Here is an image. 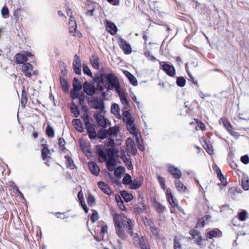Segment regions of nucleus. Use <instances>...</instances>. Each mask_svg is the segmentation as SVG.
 Returning a JSON list of instances; mask_svg holds the SVG:
<instances>
[{"label": "nucleus", "mask_w": 249, "mask_h": 249, "mask_svg": "<svg viewBox=\"0 0 249 249\" xmlns=\"http://www.w3.org/2000/svg\"><path fill=\"white\" fill-rule=\"evenodd\" d=\"M72 87L70 93H80L82 88L85 93H96L98 92L106 93V91L110 90H114L117 93H121L119 81L112 73L95 75L92 81H86L83 85L78 78L74 77L72 81Z\"/></svg>", "instance_id": "obj_1"}, {"label": "nucleus", "mask_w": 249, "mask_h": 249, "mask_svg": "<svg viewBox=\"0 0 249 249\" xmlns=\"http://www.w3.org/2000/svg\"><path fill=\"white\" fill-rule=\"evenodd\" d=\"M116 233L119 238L124 239L127 237L124 228L127 229L128 232L131 236L133 235V224L130 219L127 218L123 214H115L113 217Z\"/></svg>", "instance_id": "obj_2"}, {"label": "nucleus", "mask_w": 249, "mask_h": 249, "mask_svg": "<svg viewBox=\"0 0 249 249\" xmlns=\"http://www.w3.org/2000/svg\"><path fill=\"white\" fill-rule=\"evenodd\" d=\"M117 152V151L114 147L108 148L105 151L102 145H98L97 146V154L98 155L99 161L100 162L107 160V156L108 158H115Z\"/></svg>", "instance_id": "obj_3"}, {"label": "nucleus", "mask_w": 249, "mask_h": 249, "mask_svg": "<svg viewBox=\"0 0 249 249\" xmlns=\"http://www.w3.org/2000/svg\"><path fill=\"white\" fill-rule=\"evenodd\" d=\"M89 97H87L89 105L92 108L99 109V112L103 113L104 111V103L102 99L93 97L94 94H87Z\"/></svg>", "instance_id": "obj_4"}, {"label": "nucleus", "mask_w": 249, "mask_h": 249, "mask_svg": "<svg viewBox=\"0 0 249 249\" xmlns=\"http://www.w3.org/2000/svg\"><path fill=\"white\" fill-rule=\"evenodd\" d=\"M22 71L27 77H31L32 75L38 74L37 70H33V66L29 63H25L22 66Z\"/></svg>", "instance_id": "obj_5"}, {"label": "nucleus", "mask_w": 249, "mask_h": 249, "mask_svg": "<svg viewBox=\"0 0 249 249\" xmlns=\"http://www.w3.org/2000/svg\"><path fill=\"white\" fill-rule=\"evenodd\" d=\"M126 127L128 131L131 134L133 135V137L135 138L137 141H139L138 138V132L139 130L137 128L135 124H134V122L133 120L127 121V122H125Z\"/></svg>", "instance_id": "obj_6"}, {"label": "nucleus", "mask_w": 249, "mask_h": 249, "mask_svg": "<svg viewBox=\"0 0 249 249\" xmlns=\"http://www.w3.org/2000/svg\"><path fill=\"white\" fill-rule=\"evenodd\" d=\"M118 44L125 54H129L131 53L132 49L130 45L122 37H119Z\"/></svg>", "instance_id": "obj_7"}, {"label": "nucleus", "mask_w": 249, "mask_h": 249, "mask_svg": "<svg viewBox=\"0 0 249 249\" xmlns=\"http://www.w3.org/2000/svg\"><path fill=\"white\" fill-rule=\"evenodd\" d=\"M101 112H96L94 113V117L99 125L105 128L107 126V119L102 115Z\"/></svg>", "instance_id": "obj_8"}, {"label": "nucleus", "mask_w": 249, "mask_h": 249, "mask_svg": "<svg viewBox=\"0 0 249 249\" xmlns=\"http://www.w3.org/2000/svg\"><path fill=\"white\" fill-rule=\"evenodd\" d=\"M126 145L127 152L133 155H135L136 154L137 150L135 142L131 138H128L126 140Z\"/></svg>", "instance_id": "obj_9"}, {"label": "nucleus", "mask_w": 249, "mask_h": 249, "mask_svg": "<svg viewBox=\"0 0 249 249\" xmlns=\"http://www.w3.org/2000/svg\"><path fill=\"white\" fill-rule=\"evenodd\" d=\"M162 68L163 71L170 76L173 77L176 74L175 68L166 62L162 64Z\"/></svg>", "instance_id": "obj_10"}, {"label": "nucleus", "mask_w": 249, "mask_h": 249, "mask_svg": "<svg viewBox=\"0 0 249 249\" xmlns=\"http://www.w3.org/2000/svg\"><path fill=\"white\" fill-rule=\"evenodd\" d=\"M169 172L176 179H179L182 175L181 171L172 165L168 166Z\"/></svg>", "instance_id": "obj_11"}, {"label": "nucleus", "mask_w": 249, "mask_h": 249, "mask_svg": "<svg viewBox=\"0 0 249 249\" xmlns=\"http://www.w3.org/2000/svg\"><path fill=\"white\" fill-rule=\"evenodd\" d=\"M135 242L136 246L139 245L141 249H150L149 245L145 242L143 237L139 238Z\"/></svg>", "instance_id": "obj_12"}, {"label": "nucleus", "mask_w": 249, "mask_h": 249, "mask_svg": "<svg viewBox=\"0 0 249 249\" xmlns=\"http://www.w3.org/2000/svg\"><path fill=\"white\" fill-rule=\"evenodd\" d=\"M89 167L91 173L96 176H98L100 172V168L98 165L94 162L90 161L89 163Z\"/></svg>", "instance_id": "obj_13"}, {"label": "nucleus", "mask_w": 249, "mask_h": 249, "mask_svg": "<svg viewBox=\"0 0 249 249\" xmlns=\"http://www.w3.org/2000/svg\"><path fill=\"white\" fill-rule=\"evenodd\" d=\"M107 30L112 35H114L117 32V28L115 24L110 21L107 20Z\"/></svg>", "instance_id": "obj_14"}, {"label": "nucleus", "mask_w": 249, "mask_h": 249, "mask_svg": "<svg viewBox=\"0 0 249 249\" xmlns=\"http://www.w3.org/2000/svg\"><path fill=\"white\" fill-rule=\"evenodd\" d=\"M222 236L221 231L218 229H215L207 232V237L208 238L212 239L213 237H220Z\"/></svg>", "instance_id": "obj_15"}, {"label": "nucleus", "mask_w": 249, "mask_h": 249, "mask_svg": "<svg viewBox=\"0 0 249 249\" xmlns=\"http://www.w3.org/2000/svg\"><path fill=\"white\" fill-rule=\"evenodd\" d=\"M98 186L99 188L105 194L109 195L111 194V191L109 188L107 184L103 181H99L98 182Z\"/></svg>", "instance_id": "obj_16"}, {"label": "nucleus", "mask_w": 249, "mask_h": 249, "mask_svg": "<svg viewBox=\"0 0 249 249\" xmlns=\"http://www.w3.org/2000/svg\"><path fill=\"white\" fill-rule=\"evenodd\" d=\"M105 161L106 162L108 170L110 172H112L114 170V167L116 165V160L115 158H108V159H107V160H105Z\"/></svg>", "instance_id": "obj_17"}, {"label": "nucleus", "mask_w": 249, "mask_h": 249, "mask_svg": "<svg viewBox=\"0 0 249 249\" xmlns=\"http://www.w3.org/2000/svg\"><path fill=\"white\" fill-rule=\"evenodd\" d=\"M71 98L73 100V101H75V103L77 104V101H78V103L79 105H82L84 103L85 100V94H71Z\"/></svg>", "instance_id": "obj_18"}, {"label": "nucleus", "mask_w": 249, "mask_h": 249, "mask_svg": "<svg viewBox=\"0 0 249 249\" xmlns=\"http://www.w3.org/2000/svg\"><path fill=\"white\" fill-rule=\"evenodd\" d=\"M72 124L74 128L79 132H82L84 128L82 126V123L80 119H74L72 120Z\"/></svg>", "instance_id": "obj_19"}, {"label": "nucleus", "mask_w": 249, "mask_h": 249, "mask_svg": "<svg viewBox=\"0 0 249 249\" xmlns=\"http://www.w3.org/2000/svg\"><path fill=\"white\" fill-rule=\"evenodd\" d=\"M142 184V178H141L132 180L130 188L131 189H137L141 186Z\"/></svg>", "instance_id": "obj_20"}, {"label": "nucleus", "mask_w": 249, "mask_h": 249, "mask_svg": "<svg viewBox=\"0 0 249 249\" xmlns=\"http://www.w3.org/2000/svg\"><path fill=\"white\" fill-rule=\"evenodd\" d=\"M16 63L18 64H24L28 60L26 56L23 53H17L16 55Z\"/></svg>", "instance_id": "obj_21"}, {"label": "nucleus", "mask_w": 249, "mask_h": 249, "mask_svg": "<svg viewBox=\"0 0 249 249\" xmlns=\"http://www.w3.org/2000/svg\"><path fill=\"white\" fill-rule=\"evenodd\" d=\"M147 209L146 206L143 203H139L135 207V211L138 213H142Z\"/></svg>", "instance_id": "obj_22"}, {"label": "nucleus", "mask_w": 249, "mask_h": 249, "mask_svg": "<svg viewBox=\"0 0 249 249\" xmlns=\"http://www.w3.org/2000/svg\"><path fill=\"white\" fill-rule=\"evenodd\" d=\"M90 60L93 68L98 70L100 67L99 57L97 56L93 55Z\"/></svg>", "instance_id": "obj_23"}, {"label": "nucleus", "mask_w": 249, "mask_h": 249, "mask_svg": "<svg viewBox=\"0 0 249 249\" xmlns=\"http://www.w3.org/2000/svg\"><path fill=\"white\" fill-rule=\"evenodd\" d=\"M119 130L120 127L119 126H114L110 127L107 130V132L109 136H116Z\"/></svg>", "instance_id": "obj_24"}, {"label": "nucleus", "mask_w": 249, "mask_h": 249, "mask_svg": "<svg viewBox=\"0 0 249 249\" xmlns=\"http://www.w3.org/2000/svg\"><path fill=\"white\" fill-rule=\"evenodd\" d=\"M60 84L64 92H68L69 91L70 84L62 76L60 77Z\"/></svg>", "instance_id": "obj_25"}, {"label": "nucleus", "mask_w": 249, "mask_h": 249, "mask_svg": "<svg viewBox=\"0 0 249 249\" xmlns=\"http://www.w3.org/2000/svg\"><path fill=\"white\" fill-rule=\"evenodd\" d=\"M71 112L74 114L75 117L79 116L80 114V111L75 101H72V106L71 107Z\"/></svg>", "instance_id": "obj_26"}, {"label": "nucleus", "mask_w": 249, "mask_h": 249, "mask_svg": "<svg viewBox=\"0 0 249 249\" xmlns=\"http://www.w3.org/2000/svg\"><path fill=\"white\" fill-rule=\"evenodd\" d=\"M86 129L88 133H91V132L95 131V129L92 124L89 122L88 116L84 119Z\"/></svg>", "instance_id": "obj_27"}, {"label": "nucleus", "mask_w": 249, "mask_h": 249, "mask_svg": "<svg viewBox=\"0 0 249 249\" xmlns=\"http://www.w3.org/2000/svg\"><path fill=\"white\" fill-rule=\"evenodd\" d=\"M125 169L122 166H118L114 170V176L117 178H120L124 173Z\"/></svg>", "instance_id": "obj_28"}, {"label": "nucleus", "mask_w": 249, "mask_h": 249, "mask_svg": "<svg viewBox=\"0 0 249 249\" xmlns=\"http://www.w3.org/2000/svg\"><path fill=\"white\" fill-rule=\"evenodd\" d=\"M175 183L179 192H183L186 190V187L178 179L175 181Z\"/></svg>", "instance_id": "obj_29"}, {"label": "nucleus", "mask_w": 249, "mask_h": 249, "mask_svg": "<svg viewBox=\"0 0 249 249\" xmlns=\"http://www.w3.org/2000/svg\"><path fill=\"white\" fill-rule=\"evenodd\" d=\"M50 154V151L48 149V147L46 145H45L42 150L41 151V155L42 159L44 160H47L48 158H49L48 155Z\"/></svg>", "instance_id": "obj_30"}, {"label": "nucleus", "mask_w": 249, "mask_h": 249, "mask_svg": "<svg viewBox=\"0 0 249 249\" xmlns=\"http://www.w3.org/2000/svg\"><path fill=\"white\" fill-rule=\"evenodd\" d=\"M122 196L127 202H130L133 198L132 194L128 193L126 191H123L121 193Z\"/></svg>", "instance_id": "obj_31"}, {"label": "nucleus", "mask_w": 249, "mask_h": 249, "mask_svg": "<svg viewBox=\"0 0 249 249\" xmlns=\"http://www.w3.org/2000/svg\"><path fill=\"white\" fill-rule=\"evenodd\" d=\"M108 136L107 129H105L104 128L100 130L97 133V137L100 139H104L107 137Z\"/></svg>", "instance_id": "obj_32"}, {"label": "nucleus", "mask_w": 249, "mask_h": 249, "mask_svg": "<svg viewBox=\"0 0 249 249\" xmlns=\"http://www.w3.org/2000/svg\"><path fill=\"white\" fill-rule=\"evenodd\" d=\"M168 201L172 207H178L176 199L174 198V196L171 192L168 194Z\"/></svg>", "instance_id": "obj_33"}, {"label": "nucleus", "mask_w": 249, "mask_h": 249, "mask_svg": "<svg viewBox=\"0 0 249 249\" xmlns=\"http://www.w3.org/2000/svg\"><path fill=\"white\" fill-rule=\"evenodd\" d=\"M132 178L128 174H126L123 178V183L124 185H131L132 182Z\"/></svg>", "instance_id": "obj_34"}, {"label": "nucleus", "mask_w": 249, "mask_h": 249, "mask_svg": "<svg viewBox=\"0 0 249 249\" xmlns=\"http://www.w3.org/2000/svg\"><path fill=\"white\" fill-rule=\"evenodd\" d=\"M46 134L50 138H53L54 136V131L52 126L48 124L46 130Z\"/></svg>", "instance_id": "obj_35"}, {"label": "nucleus", "mask_w": 249, "mask_h": 249, "mask_svg": "<svg viewBox=\"0 0 249 249\" xmlns=\"http://www.w3.org/2000/svg\"><path fill=\"white\" fill-rule=\"evenodd\" d=\"M204 148L209 155H212L213 154V149L212 145L208 143L206 141H205Z\"/></svg>", "instance_id": "obj_36"}, {"label": "nucleus", "mask_w": 249, "mask_h": 249, "mask_svg": "<svg viewBox=\"0 0 249 249\" xmlns=\"http://www.w3.org/2000/svg\"><path fill=\"white\" fill-rule=\"evenodd\" d=\"M65 159L66 160V164L67 167L71 169H73L75 165L73 163V161L72 159L68 156H65Z\"/></svg>", "instance_id": "obj_37"}, {"label": "nucleus", "mask_w": 249, "mask_h": 249, "mask_svg": "<svg viewBox=\"0 0 249 249\" xmlns=\"http://www.w3.org/2000/svg\"><path fill=\"white\" fill-rule=\"evenodd\" d=\"M111 111L113 114L117 115H119L120 109L118 104H114L111 107Z\"/></svg>", "instance_id": "obj_38"}, {"label": "nucleus", "mask_w": 249, "mask_h": 249, "mask_svg": "<svg viewBox=\"0 0 249 249\" xmlns=\"http://www.w3.org/2000/svg\"><path fill=\"white\" fill-rule=\"evenodd\" d=\"M210 217L209 215H207L203 217L201 219H200L196 224V227H203L205 225V221L207 220Z\"/></svg>", "instance_id": "obj_39"}, {"label": "nucleus", "mask_w": 249, "mask_h": 249, "mask_svg": "<svg viewBox=\"0 0 249 249\" xmlns=\"http://www.w3.org/2000/svg\"><path fill=\"white\" fill-rule=\"evenodd\" d=\"M154 206L157 211H158L159 213H161L163 212L165 209V207L164 206H163L160 203L158 202H156L155 203Z\"/></svg>", "instance_id": "obj_40"}, {"label": "nucleus", "mask_w": 249, "mask_h": 249, "mask_svg": "<svg viewBox=\"0 0 249 249\" xmlns=\"http://www.w3.org/2000/svg\"><path fill=\"white\" fill-rule=\"evenodd\" d=\"M186 83V80L183 77H179L177 79V84L180 87H182L185 86Z\"/></svg>", "instance_id": "obj_41"}, {"label": "nucleus", "mask_w": 249, "mask_h": 249, "mask_svg": "<svg viewBox=\"0 0 249 249\" xmlns=\"http://www.w3.org/2000/svg\"><path fill=\"white\" fill-rule=\"evenodd\" d=\"M28 101V97L27 96V94H21L20 103L21 106L22 108H25V106Z\"/></svg>", "instance_id": "obj_42"}, {"label": "nucleus", "mask_w": 249, "mask_h": 249, "mask_svg": "<svg viewBox=\"0 0 249 249\" xmlns=\"http://www.w3.org/2000/svg\"><path fill=\"white\" fill-rule=\"evenodd\" d=\"M123 120L125 123L127 122V121L132 120V118L131 117V114L129 113V111H125L123 112Z\"/></svg>", "instance_id": "obj_43"}, {"label": "nucleus", "mask_w": 249, "mask_h": 249, "mask_svg": "<svg viewBox=\"0 0 249 249\" xmlns=\"http://www.w3.org/2000/svg\"><path fill=\"white\" fill-rule=\"evenodd\" d=\"M157 179H158L159 183L160 184L161 188L162 189L165 190V180L164 178H163L161 177V176H160V175H157Z\"/></svg>", "instance_id": "obj_44"}, {"label": "nucleus", "mask_w": 249, "mask_h": 249, "mask_svg": "<svg viewBox=\"0 0 249 249\" xmlns=\"http://www.w3.org/2000/svg\"><path fill=\"white\" fill-rule=\"evenodd\" d=\"M246 216L247 212L245 210H243L238 213V219L241 221H244L246 219Z\"/></svg>", "instance_id": "obj_45"}, {"label": "nucleus", "mask_w": 249, "mask_h": 249, "mask_svg": "<svg viewBox=\"0 0 249 249\" xmlns=\"http://www.w3.org/2000/svg\"><path fill=\"white\" fill-rule=\"evenodd\" d=\"M174 249H181V245L179 242V240L176 236L174 239Z\"/></svg>", "instance_id": "obj_46"}, {"label": "nucleus", "mask_w": 249, "mask_h": 249, "mask_svg": "<svg viewBox=\"0 0 249 249\" xmlns=\"http://www.w3.org/2000/svg\"><path fill=\"white\" fill-rule=\"evenodd\" d=\"M99 218V214L96 211L92 210V214L90 217V219L92 223L95 222Z\"/></svg>", "instance_id": "obj_47"}, {"label": "nucleus", "mask_w": 249, "mask_h": 249, "mask_svg": "<svg viewBox=\"0 0 249 249\" xmlns=\"http://www.w3.org/2000/svg\"><path fill=\"white\" fill-rule=\"evenodd\" d=\"M73 66H81V60L77 54L74 56Z\"/></svg>", "instance_id": "obj_48"}, {"label": "nucleus", "mask_w": 249, "mask_h": 249, "mask_svg": "<svg viewBox=\"0 0 249 249\" xmlns=\"http://www.w3.org/2000/svg\"><path fill=\"white\" fill-rule=\"evenodd\" d=\"M69 24V27H77L76 22L72 15H70Z\"/></svg>", "instance_id": "obj_49"}, {"label": "nucleus", "mask_w": 249, "mask_h": 249, "mask_svg": "<svg viewBox=\"0 0 249 249\" xmlns=\"http://www.w3.org/2000/svg\"><path fill=\"white\" fill-rule=\"evenodd\" d=\"M87 202L89 205L92 206L95 203V198L91 194L89 195L87 198Z\"/></svg>", "instance_id": "obj_50"}, {"label": "nucleus", "mask_w": 249, "mask_h": 249, "mask_svg": "<svg viewBox=\"0 0 249 249\" xmlns=\"http://www.w3.org/2000/svg\"><path fill=\"white\" fill-rule=\"evenodd\" d=\"M144 55L148 59L151 60L153 61H155L156 60V58L153 56L151 53L149 51H146L144 53Z\"/></svg>", "instance_id": "obj_51"}, {"label": "nucleus", "mask_w": 249, "mask_h": 249, "mask_svg": "<svg viewBox=\"0 0 249 249\" xmlns=\"http://www.w3.org/2000/svg\"><path fill=\"white\" fill-rule=\"evenodd\" d=\"M105 144L107 146H113L115 145L114 140L109 138L106 140Z\"/></svg>", "instance_id": "obj_52"}, {"label": "nucleus", "mask_w": 249, "mask_h": 249, "mask_svg": "<svg viewBox=\"0 0 249 249\" xmlns=\"http://www.w3.org/2000/svg\"><path fill=\"white\" fill-rule=\"evenodd\" d=\"M83 69L84 72L89 76L92 75V72H91L89 68L86 65H83Z\"/></svg>", "instance_id": "obj_53"}, {"label": "nucleus", "mask_w": 249, "mask_h": 249, "mask_svg": "<svg viewBox=\"0 0 249 249\" xmlns=\"http://www.w3.org/2000/svg\"><path fill=\"white\" fill-rule=\"evenodd\" d=\"M238 193L237 190L235 187H231L229 190V195L233 197L235 193Z\"/></svg>", "instance_id": "obj_54"}, {"label": "nucleus", "mask_w": 249, "mask_h": 249, "mask_svg": "<svg viewBox=\"0 0 249 249\" xmlns=\"http://www.w3.org/2000/svg\"><path fill=\"white\" fill-rule=\"evenodd\" d=\"M120 95V100L122 103V104L127 106L128 105V102L126 99V98L125 96V94H119Z\"/></svg>", "instance_id": "obj_55"}, {"label": "nucleus", "mask_w": 249, "mask_h": 249, "mask_svg": "<svg viewBox=\"0 0 249 249\" xmlns=\"http://www.w3.org/2000/svg\"><path fill=\"white\" fill-rule=\"evenodd\" d=\"M242 187L243 189L245 190H249V180L247 179L245 181H242Z\"/></svg>", "instance_id": "obj_56"}, {"label": "nucleus", "mask_w": 249, "mask_h": 249, "mask_svg": "<svg viewBox=\"0 0 249 249\" xmlns=\"http://www.w3.org/2000/svg\"><path fill=\"white\" fill-rule=\"evenodd\" d=\"M128 80L130 83L132 84L133 86H137L138 85V81L137 80V79L133 75H132V76H131L129 77V79H128Z\"/></svg>", "instance_id": "obj_57"}, {"label": "nucleus", "mask_w": 249, "mask_h": 249, "mask_svg": "<svg viewBox=\"0 0 249 249\" xmlns=\"http://www.w3.org/2000/svg\"><path fill=\"white\" fill-rule=\"evenodd\" d=\"M241 161L244 164H247L249 163V157L247 155L243 156L241 158Z\"/></svg>", "instance_id": "obj_58"}, {"label": "nucleus", "mask_w": 249, "mask_h": 249, "mask_svg": "<svg viewBox=\"0 0 249 249\" xmlns=\"http://www.w3.org/2000/svg\"><path fill=\"white\" fill-rule=\"evenodd\" d=\"M1 13L4 17H6V16H8L9 10L7 7H3L1 10Z\"/></svg>", "instance_id": "obj_59"}, {"label": "nucleus", "mask_w": 249, "mask_h": 249, "mask_svg": "<svg viewBox=\"0 0 249 249\" xmlns=\"http://www.w3.org/2000/svg\"><path fill=\"white\" fill-rule=\"evenodd\" d=\"M223 124L226 129L229 132L232 129V126L230 123L227 121H223Z\"/></svg>", "instance_id": "obj_60"}, {"label": "nucleus", "mask_w": 249, "mask_h": 249, "mask_svg": "<svg viewBox=\"0 0 249 249\" xmlns=\"http://www.w3.org/2000/svg\"><path fill=\"white\" fill-rule=\"evenodd\" d=\"M189 233L192 236L193 239H195L198 236H200L199 232L195 230H190Z\"/></svg>", "instance_id": "obj_61"}, {"label": "nucleus", "mask_w": 249, "mask_h": 249, "mask_svg": "<svg viewBox=\"0 0 249 249\" xmlns=\"http://www.w3.org/2000/svg\"><path fill=\"white\" fill-rule=\"evenodd\" d=\"M213 170H215L218 177H219L220 175H222L221 170L216 165H213Z\"/></svg>", "instance_id": "obj_62"}, {"label": "nucleus", "mask_w": 249, "mask_h": 249, "mask_svg": "<svg viewBox=\"0 0 249 249\" xmlns=\"http://www.w3.org/2000/svg\"><path fill=\"white\" fill-rule=\"evenodd\" d=\"M124 162L125 163L126 166H127L128 168L132 167V162L129 159H127V158H125L124 160Z\"/></svg>", "instance_id": "obj_63"}, {"label": "nucleus", "mask_w": 249, "mask_h": 249, "mask_svg": "<svg viewBox=\"0 0 249 249\" xmlns=\"http://www.w3.org/2000/svg\"><path fill=\"white\" fill-rule=\"evenodd\" d=\"M89 137L91 140H94L97 137V134L96 133L95 130L91 132V133H88Z\"/></svg>", "instance_id": "obj_64"}]
</instances>
